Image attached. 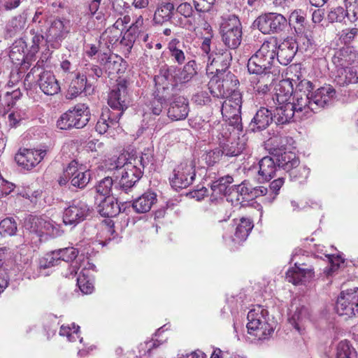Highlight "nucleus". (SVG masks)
Here are the masks:
<instances>
[{"instance_id":"obj_1","label":"nucleus","mask_w":358,"mask_h":358,"mask_svg":"<svg viewBox=\"0 0 358 358\" xmlns=\"http://www.w3.org/2000/svg\"><path fill=\"white\" fill-rule=\"evenodd\" d=\"M297 50L298 44L293 38H287L278 44L277 38L271 37L248 59V70L257 73L270 70L275 58L280 64L286 66L292 62Z\"/></svg>"},{"instance_id":"obj_2","label":"nucleus","mask_w":358,"mask_h":358,"mask_svg":"<svg viewBox=\"0 0 358 358\" xmlns=\"http://www.w3.org/2000/svg\"><path fill=\"white\" fill-rule=\"evenodd\" d=\"M292 92L291 83L286 80L282 81L276 89L275 99L278 106L272 112L273 121L276 124H285L299 120L291 104L290 99Z\"/></svg>"},{"instance_id":"obj_3","label":"nucleus","mask_w":358,"mask_h":358,"mask_svg":"<svg viewBox=\"0 0 358 358\" xmlns=\"http://www.w3.org/2000/svg\"><path fill=\"white\" fill-rule=\"evenodd\" d=\"M24 236L34 244L41 242V237L46 234L57 237L62 234L60 226L48 217L30 215L24 221Z\"/></svg>"},{"instance_id":"obj_4","label":"nucleus","mask_w":358,"mask_h":358,"mask_svg":"<svg viewBox=\"0 0 358 358\" xmlns=\"http://www.w3.org/2000/svg\"><path fill=\"white\" fill-rule=\"evenodd\" d=\"M247 318L248 333L258 340L266 339L273 333L275 322H269L268 311L262 306H257L251 309Z\"/></svg>"},{"instance_id":"obj_5","label":"nucleus","mask_w":358,"mask_h":358,"mask_svg":"<svg viewBox=\"0 0 358 358\" xmlns=\"http://www.w3.org/2000/svg\"><path fill=\"white\" fill-rule=\"evenodd\" d=\"M150 155L143 154L139 157L134 159V164L131 162H127L118 169L122 175L119 184L124 192L129 193L142 176L143 172L141 168L137 166V164L139 163L144 168L150 164Z\"/></svg>"},{"instance_id":"obj_6","label":"nucleus","mask_w":358,"mask_h":358,"mask_svg":"<svg viewBox=\"0 0 358 358\" xmlns=\"http://www.w3.org/2000/svg\"><path fill=\"white\" fill-rule=\"evenodd\" d=\"M301 86H306L307 91H302L299 89V91L295 92L292 97L291 96L292 109L299 120L308 118L316 113L313 105L311 92L308 90V88H312V83L309 81L301 82L299 87Z\"/></svg>"},{"instance_id":"obj_7","label":"nucleus","mask_w":358,"mask_h":358,"mask_svg":"<svg viewBox=\"0 0 358 358\" xmlns=\"http://www.w3.org/2000/svg\"><path fill=\"white\" fill-rule=\"evenodd\" d=\"M196 159H186L176 166L170 177V183L176 190L185 189L192 185L196 176Z\"/></svg>"},{"instance_id":"obj_8","label":"nucleus","mask_w":358,"mask_h":358,"mask_svg":"<svg viewBox=\"0 0 358 358\" xmlns=\"http://www.w3.org/2000/svg\"><path fill=\"white\" fill-rule=\"evenodd\" d=\"M90 120V111L85 104H78L61 115L57 122L60 129L83 128Z\"/></svg>"},{"instance_id":"obj_9","label":"nucleus","mask_w":358,"mask_h":358,"mask_svg":"<svg viewBox=\"0 0 358 358\" xmlns=\"http://www.w3.org/2000/svg\"><path fill=\"white\" fill-rule=\"evenodd\" d=\"M176 68L173 66H163L159 72L155 76V94L159 99L171 100L173 96V91L176 83L174 73Z\"/></svg>"},{"instance_id":"obj_10","label":"nucleus","mask_w":358,"mask_h":358,"mask_svg":"<svg viewBox=\"0 0 358 358\" xmlns=\"http://www.w3.org/2000/svg\"><path fill=\"white\" fill-rule=\"evenodd\" d=\"M241 103L242 98L241 93L238 91H234L223 102L221 110L224 120L238 130L242 129L241 117Z\"/></svg>"},{"instance_id":"obj_11","label":"nucleus","mask_w":358,"mask_h":358,"mask_svg":"<svg viewBox=\"0 0 358 358\" xmlns=\"http://www.w3.org/2000/svg\"><path fill=\"white\" fill-rule=\"evenodd\" d=\"M222 41L231 49L237 48L242 40L241 24L234 15H229L221 25Z\"/></svg>"},{"instance_id":"obj_12","label":"nucleus","mask_w":358,"mask_h":358,"mask_svg":"<svg viewBox=\"0 0 358 358\" xmlns=\"http://www.w3.org/2000/svg\"><path fill=\"white\" fill-rule=\"evenodd\" d=\"M92 208L84 201L74 200L64 210L63 222L65 225L76 226L91 215Z\"/></svg>"},{"instance_id":"obj_13","label":"nucleus","mask_w":358,"mask_h":358,"mask_svg":"<svg viewBox=\"0 0 358 358\" xmlns=\"http://www.w3.org/2000/svg\"><path fill=\"white\" fill-rule=\"evenodd\" d=\"M338 315L352 317L358 313V287L342 291L336 306Z\"/></svg>"},{"instance_id":"obj_14","label":"nucleus","mask_w":358,"mask_h":358,"mask_svg":"<svg viewBox=\"0 0 358 358\" xmlns=\"http://www.w3.org/2000/svg\"><path fill=\"white\" fill-rule=\"evenodd\" d=\"M71 31L70 21L66 19L55 18L50 22L46 31V41L54 48H58L61 42Z\"/></svg>"},{"instance_id":"obj_15","label":"nucleus","mask_w":358,"mask_h":358,"mask_svg":"<svg viewBox=\"0 0 358 358\" xmlns=\"http://www.w3.org/2000/svg\"><path fill=\"white\" fill-rule=\"evenodd\" d=\"M256 22L259 30L264 34L281 31L287 25L286 18L282 15L275 13L261 15Z\"/></svg>"},{"instance_id":"obj_16","label":"nucleus","mask_w":358,"mask_h":358,"mask_svg":"<svg viewBox=\"0 0 358 358\" xmlns=\"http://www.w3.org/2000/svg\"><path fill=\"white\" fill-rule=\"evenodd\" d=\"M108 103L113 110H124L130 103L127 81L120 80L108 94Z\"/></svg>"},{"instance_id":"obj_17","label":"nucleus","mask_w":358,"mask_h":358,"mask_svg":"<svg viewBox=\"0 0 358 358\" xmlns=\"http://www.w3.org/2000/svg\"><path fill=\"white\" fill-rule=\"evenodd\" d=\"M46 150L20 148L15 156L17 164L24 169L35 167L45 157Z\"/></svg>"},{"instance_id":"obj_18","label":"nucleus","mask_w":358,"mask_h":358,"mask_svg":"<svg viewBox=\"0 0 358 358\" xmlns=\"http://www.w3.org/2000/svg\"><path fill=\"white\" fill-rule=\"evenodd\" d=\"M315 275L314 268L305 263H294L286 273V279L289 282L297 285L309 282Z\"/></svg>"},{"instance_id":"obj_19","label":"nucleus","mask_w":358,"mask_h":358,"mask_svg":"<svg viewBox=\"0 0 358 358\" xmlns=\"http://www.w3.org/2000/svg\"><path fill=\"white\" fill-rule=\"evenodd\" d=\"M64 177L69 178L73 186L82 189L90 182V173L82 167L78 168V162L72 161L64 170Z\"/></svg>"},{"instance_id":"obj_20","label":"nucleus","mask_w":358,"mask_h":358,"mask_svg":"<svg viewBox=\"0 0 358 358\" xmlns=\"http://www.w3.org/2000/svg\"><path fill=\"white\" fill-rule=\"evenodd\" d=\"M27 47L25 41L20 39L15 41L10 48L9 57L16 66H20L22 70L28 69L31 65L30 60L33 57L29 52L25 55L24 50Z\"/></svg>"},{"instance_id":"obj_21","label":"nucleus","mask_w":358,"mask_h":358,"mask_svg":"<svg viewBox=\"0 0 358 358\" xmlns=\"http://www.w3.org/2000/svg\"><path fill=\"white\" fill-rule=\"evenodd\" d=\"M291 311L292 314L289 319V323L300 331L303 324L309 320L308 309L299 300L294 299L291 305Z\"/></svg>"},{"instance_id":"obj_22","label":"nucleus","mask_w":358,"mask_h":358,"mask_svg":"<svg viewBox=\"0 0 358 358\" xmlns=\"http://www.w3.org/2000/svg\"><path fill=\"white\" fill-rule=\"evenodd\" d=\"M333 63L338 67L357 66L358 52L352 47H345L337 51L332 58Z\"/></svg>"},{"instance_id":"obj_23","label":"nucleus","mask_w":358,"mask_h":358,"mask_svg":"<svg viewBox=\"0 0 358 358\" xmlns=\"http://www.w3.org/2000/svg\"><path fill=\"white\" fill-rule=\"evenodd\" d=\"M173 101L170 103L168 116L172 120H180L187 117L189 113L188 101L184 96H172Z\"/></svg>"},{"instance_id":"obj_24","label":"nucleus","mask_w":358,"mask_h":358,"mask_svg":"<svg viewBox=\"0 0 358 358\" xmlns=\"http://www.w3.org/2000/svg\"><path fill=\"white\" fill-rule=\"evenodd\" d=\"M248 143V138L245 135L231 138L225 143L220 145L223 154L227 157H236L239 155L245 149Z\"/></svg>"},{"instance_id":"obj_25","label":"nucleus","mask_w":358,"mask_h":358,"mask_svg":"<svg viewBox=\"0 0 358 358\" xmlns=\"http://www.w3.org/2000/svg\"><path fill=\"white\" fill-rule=\"evenodd\" d=\"M335 95V90L329 85L320 87L315 92H311L313 101V105L315 108L316 113L325 106L330 104Z\"/></svg>"},{"instance_id":"obj_26","label":"nucleus","mask_w":358,"mask_h":358,"mask_svg":"<svg viewBox=\"0 0 358 358\" xmlns=\"http://www.w3.org/2000/svg\"><path fill=\"white\" fill-rule=\"evenodd\" d=\"M38 83L41 91L46 95H55L60 90V85L55 75L49 71L40 73Z\"/></svg>"},{"instance_id":"obj_27","label":"nucleus","mask_w":358,"mask_h":358,"mask_svg":"<svg viewBox=\"0 0 358 358\" xmlns=\"http://www.w3.org/2000/svg\"><path fill=\"white\" fill-rule=\"evenodd\" d=\"M272 121H273L272 112L266 108L262 107L251 120L250 129L254 132L264 130Z\"/></svg>"},{"instance_id":"obj_28","label":"nucleus","mask_w":358,"mask_h":358,"mask_svg":"<svg viewBox=\"0 0 358 358\" xmlns=\"http://www.w3.org/2000/svg\"><path fill=\"white\" fill-rule=\"evenodd\" d=\"M119 183L120 182L113 188V180L110 177H106L99 182L96 186V190L101 195L108 196L112 193V196H117L120 199H123L124 194H128L129 193L124 192Z\"/></svg>"},{"instance_id":"obj_29","label":"nucleus","mask_w":358,"mask_h":358,"mask_svg":"<svg viewBox=\"0 0 358 358\" xmlns=\"http://www.w3.org/2000/svg\"><path fill=\"white\" fill-rule=\"evenodd\" d=\"M157 201V194L148 191L133 201L132 207L137 213H145L150 210Z\"/></svg>"},{"instance_id":"obj_30","label":"nucleus","mask_w":358,"mask_h":358,"mask_svg":"<svg viewBox=\"0 0 358 358\" xmlns=\"http://www.w3.org/2000/svg\"><path fill=\"white\" fill-rule=\"evenodd\" d=\"M234 182L233 178L229 176H225L213 180L211 183V190L213 196L218 197L221 196H228L230 192L233 189V186L231 184Z\"/></svg>"},{"instance_id":"obj_31","label":"nucleus","mask_w":358,"mask_h":358,"mask_svg":"<svg viewBox=\"0 0 358 358\" xmlns=\"http://www.w3.org/2000/svg\"><path fill=\"white\" fill-rule=\"evenodd\" d=\"M92 83L86 78V76L78 74L71 82L66 96L69 99H73L83 92H87L91 87Z\"/></svg>"},{"instance_id":"obj_32","label":"nucleus","mask_w":358,"mask_h":358,"mask_svg":"<svg viewBox=\"0 0 358 358\" xmlns=\"http://www.w3.org/2000/svg\"><path fill=\"white\" fill-rule=\"evenodd\" d=\"M335 80L341 86L357 83L358 82V73L356 66L338 68Z\"/></svg>"},{"instance_id":"obj_33","label":"nucleus","mask_w":358,"mask_h":358,"mask_svg":"<svg viewBox=\"0 0 358 358\" xmlns=\"http://www.w3.org/2000/svg\"><path fill=\"white\" fill-rule=\"evenodd\" d=\"M251 73L250 72H249ZM256 74L258 78H252L251 83H253V89L259 94H265L270 90V85L273 81L272 77L269 74V70L262 73H252Z\"/></svg>"},{"instance_id":"obj_34","label":"nucleus","mask_w":358,"mask_h":358,"mask_svg":"<svg viewBox=\"0 0 358 358\" xmlns=\"http://www.w3.org/2000/svg\"><path fill=\"white\" fill-rule=\"evenodd\" d=\"M98 211L103 217H115L120 211V206L114 196H106L98 206Z\"/></svg>"},{"instance_id":"obj_35","label":"nucleus","mask_w":358,"mask_h":358,"mask_svg":"<svg viewBox=\"0 0 358 358\" xmlns=\"http://www.w3.org/2000/svg\"><path fill=\"white\" fill-rule=\"evenodd\" d=\"M277 170L275 160L271 157H264L259 162L258 174L263 180H269Z\"/></svg>"},{"instance_id":"obj_36","label":"nucleus","mask_w":358,"mask_h":358,"mask_svg":"<svg viewBox=\"0 0 358 358\" xmlns=\"http://www.w3.org/2000/svg\"><path fill=\"white\" fill-rule=\"evenodd\" d=\"M253 227L250 219L242 217L236 225L232 241L238 243L245 241Z\"/></svg>"},{"instance_id":"obj_37","label":"nucleus","mask_w":358,"mask_h":358,"mask_svg":"<svg viewBox=\"0 0 358 358\" xmlns=\"http://www.w3.org/2000/svg\"><path fill=\"white\" fill-rule=\"evenodd\" d=\"M196 62L194 60L189 61L182 69L174 73L176 83H187L197 73Z\"/></svg>"},{"instance_id":"obj_38","label":"nucleus","mask_w":358,"mask_h":358,"mask_svg":"<svg viewBox=\"0 0 358 358\" xmlns=\"http://www.w3.org/2000/svg\"><path fill=\"white\" fill-rule=\"evenodd\" d=\"M278 166L289 172L293 168H296L299 164V159L296 154L292 152H285L278 156L276 159Z\"/></svg>"},{"instance_id":"obj_39","label":"nucleus","mask_w":358,"mask_h":358,"mask_svg":"<svg viewBox=\"0 0 358 358\" xmlns=\"http://www.w3.org/2000/svg\"><path fill=\"white\" fill-rule=\"evenodd\" d=\"M252 189V185L249 182L244 181L241 185L235 188H233L230 192L229 196L231 197V201H233L234 199L240 203L244 201L250 200V191Z\"/></svg>"},{"instance_id":"obj_40","label":"nucleus","mask_w":358,"mask_h":358,"mask_svg":"<svg viewBox=\"0 0 358 358\" xmlns=\"http://www.w3.org/2000/svg\"><path fill=\"white\" fill-rule=\"evenodd\" d=\"M26 19L23 16L18 15L13 17L7 25V34L10 37H13L20 34L24 29Z\"/></svg>"},{"instance_id":"obj_41","label":"nucleus","mask_w":358,"mask_h":358,"mask_svg":"<svg viewBox=\"0 0 358 358\" xmlns=\"http://www.w3.org/2000/svg\"><path fill=\"white\" fill-rule=\"evenodd\" d=\"M174 10V6L171 3H162L159 6L155 13L154 19L157 22H162L169 20Z\"/></svg>"},{"instance_id":"obj_42","label":"nucleus","mask_w":358,"mask_h":358,"mask_svg":"<svg viewBox=\"0 0 358 358\" xmlns=\"http://www.w3.org/2000/svg\"><path fill=\"white\" fill-rule=\"evenodd\" d=\"M187 29L201 38H213L214 36L211 25L206 21L202 22L201 27H196L189 22Z\"/></svg>"},{"instance_id":"obj_43","label":"nucleus","mask_w":358,"mask_h":358,"mask_svg":"<svg viewBox=\"0 0 358 358\" xmlns=\"http://www.w3.org/2000/svg\"><path fill=\"white\" fill-rule=\"evenodd\" d=\"M180 41L177 38L171 40L169 43L170 55L174 62L182 64L185 62V55L178 47Z\"/></svg>"},{"instance_id":"obj_44","label":"nucleus","mask_w":358,"mask_h":358,"mask_svg":"<svg viewBox=\"0 0 358 358\" xmlns=\"http://www.w3.org/2000/svg\"><path fill=\"white\" fill-rule=\"evenodd\" d=\"M17 229V223L12 217L5 218L0 222V234L3 236H13Z\"/></svg>"},{"instance_id":"obj_45","label":"nucleus","mask_w":358,"mask_h":358,"mask_svg":"<svg viewBox=\"0 0 358 358\" xmlns=\"http://www.w3.org/2000/svg\"><path fill=\"white\" fill-rule=\"evenodd\" d=\"M61 262L59 254L57 250L46 254L40 259L39 266L48 268L58 265Z\"/></svg>"},{"instance_id":"obj_46","label":"nucleus","mask_w":358,"mask_h":358,"mask_svg":"<svg viewBox=\"0 0 358 358\" xmlns=\"http://www.w3.org/2000/svg\"><path fill=\"white\" fill-rule=\"evenodd\" d=\"M348 17L350 22L355 21L354 18L351 19L348 15V10L346 11L343 8L338 6L332 9L328 14V19L330 22H342L345 21V17Z\"/></svg>"},{"instance_id":"obj_47","label":"nucleus","mask_w":358,"mask_h":358,"mask_svg":"<svg viewBox=\"0 0 358 358\" xmlns=\"http://www.w3.org/2000/svg\"><path fill=\"white\" fill-rule=\"evenodd\" d=\"M289 172L290 178L294 181L302 183L306 180L310 173V169L306 166L293 168Z\"/></svg>"},{"instance_id":"obj_48","label":"nucleus","mask_w":358,"mask_h":358,"mask_svg":"<svg viewBox=\"0 0 358 358\" xmlns=\"http://www.w3.org/2000/svg\"><path fill=\"white\" fill-rule=\"evenodd\" d=\"M355 352L347 341H341L336 348V358H353Z\"/></svg>"},{"instance_id":"obj_49","label":"nucleus","mask_w":358,"mask_h":358,"mask_svg":"<svg viewBox=\"0 0 358 358\" xmlns=\"http://www.w3.org/2000/svg\"><path fill=\"white\" fill-rule=\"evenodd\" d=\"M283 178H279L272 181L269 185V189H268V195L266 197H265L266 201L268 203H272L276 198L277 195L278 194L279 191L282 186L283 185Z\"/></svg>"},{"instance_id":"obj_50","label":"nucleus","mask_w":358,"mask_h":358,"mask_svg":"<svg viewBox=\"0 0 358 358\" xmlns=\"http://www.w3.org/2000/svg\"><path fill=\"white\" fill-rule=\"evenodd\" d=\"M72 326L73 327L71 328L69 326L62 325L60 327L59 335L62 336H66L68 341L74 342L80 338V336L78 335L80 327L79 326H76L74 324H73Z\"/></svg>"},{"instance_id":"obj_51","label":"nucleus","mask_w":358,"mask_h":358,"mask_svg":"<svg viewBox=\"0 0 358 358\" xmlns=\"http://www.w3.org/2000/svg\"><path fill=\"white\" fill-rule=\"evenodd\" d=\"M298 44V49L306 50L313 44V36L310 31H305L303 34L298 35L296 40Z\"/></svg>"},{"instance_id":"obj_52","label":"nucleus","mask_w":358,"mask_h":358,"mask_svg":"<svg viewBox=\"0 0 358 358\" xmlns=\"http://www.w3.org/2000/svg\"><path fill=\"white\" fill-rule=\"evenodd\" d=\"M203 39V42L201 45V49L203 53L208 55V62H210V66H217L218 62H222V57L218 56L216 58L213 57L212 59V55H210V44L211 40L213 38H201Z\"/></svg>"},{"instance_id":"obj_53","label":"nucleus","mask_w":358,"mask_h":358,"mask_svg":"<svg viewBox=\"0 0 358 358\" xmlns=\"http://www.w3.org/2000/svg\"><path fill=\"white\" fill-rule=\"evenodd\" d=\"M223 155L221 148H215L205 153L203 157L208 166H213L220 160Z\"/></svg>"},{"instance_id":"obj_54","label":"nucleus","mask_w":358,"mask_h":358,"mask_svg":"<svg viewBox=\"0 0 358 358\" xmlns=\"http://www.w3.org/2000/svg\"><path fill=\"white\" fill-rule=\"evenodd\" d=\"M102 69L99 66L94 64H87L85 68V74L82 76H86V78H87V80H90V83H91V79L96 80L102 76Z\"/></svg>"},{"instance_id":"obj_55","label":"nucleus","mask_w":358,"mask_h":358,"mask_svg":"<svg viewBox=\"0 0 358 358\" xmlns=\"http://www.w3.org/2000/svg\"><path fill=\"white\" fill-rule=\"evenodd\" d=\"M48 17V11H46L43 8H38L32 18V22L35 24L38 29L43 31L44 22L47 20Z\"/></svg>"},{"instance_id":"obj_56","label":"nucleus","mask_w":358,"mask_h":358,"mask_svg":"<svg viewBox=\"0 0 358 358\" xmlns=\"http://www.w3.org/2000/svg\"><path fill=\"white\" fill-rule=\"evenodd\" d=\"M145 29V27L144 24V20L142 16H138L136 17L134 22L131 24V25L127 29V32L129 34L134 36L135 37L140 36L141 33Z\"/></svg>"},{"instance_id":"obj_57","label":"nucleus","mask_w":358,"mask_h":358,"mask_svg":"<svg viewBox=\"0 0 358 358\" xmlns=\"http://www.w3.org/2000/svg\"><path fill=\"white\" fill-rule=\"evenodd\" d=\"M57 253L59 254L61 262H71L74 260L78 255V250L74 248H65L57 250Z\"/></svg>"},{"instance_id":"obj_58","label":"nucleus","mask_w":358,"mask_h":358,"mask_svg":"<svg viewBox=\"0 0 358 358\" xmlns=\"http://www.w3.org/2000/svg\"><path fill=\"white\" fill-rule=\"evenodd\" d=\"M77 284L80 291L85 294H91L94 289V286L92 282L83 273L79 275L77 278Z\"/></svg>"},{"instance_id":"obj_59","label":"nucleus","mask_w":358,"mask_h":358,"mask_svg":"<svg viewBox=\"0 0 358 358\" xmlns=\"http://www.w3.org/2000/svg\"><path fill=\"white\" fill-rule=\"evenodd\" d=\"M216 0H193L195 10L199 13L208 12L211 10Z\"/></svg>"},{"instance_id":"obj_60","label":"nucleus","mask_w":358,"mask_h":358,"mask_svg":"<svg viewBox=\"0 0 358 358\" xmlns=\"http://www.w3.org/2000/svg\"><path fill=\"white\" fill-rule=\"evenodd\" d=\"M123 112L124 110H117L115 112L106 109L104 112L102 113L101 115L106 116V120L107 117H109L108 122L113 127V128H115L117 126H118L119 120L123 114Z\"/></svg>"},{"instance_id":"obj_61","label":"nucleus","mask_w":358,"mask_h":358,"mask_svg":"<svg viewBox=\"0 0 358 358\" xmlns=\"http://www.w3.org/2000/svg\"><path fill=\"white\" fill-rule=\"evenodd\" d=\"M327 257L330 264L324 268V273L328 277L332 275L333 273L338 270L340 264L343 263V262L338 257L332 258L329 255Z\"/></svg>"},{"instance_id":"obj_62","label":"nucleus","mask_w":358,"mask_h":358,"mask_svg":"<svg viewBox=\"0 0 358 358\" xmlns=\"http://www.w3.org/2000/svg\"><path fill=\"white\" fill-rule=\"evenodd\" d=\"M31 34L33 35L31 39L32 45H31L29 52V55H31V57H34V55L38 51L39 45L43 41L44 36L42 34L36 33L34 31H31Z\"/></svg>"},{"instance_id":"obj_63","label":"nucleus","mask_w":358,"mask_h":358,"mask_svg":"<svg viewBox=\"0 0 358 358\" xmlns=\"http://www.w3.org/2000/svg\"><path fill=\"white\" fill-rule=\"evenodd\" d=\"M357 33L358 29L357 28L343 30L340 36V39L345 44L350 43L357 35Z\"/></svg>"},{"instance_id":"obj_64","label":"nucleus","mask_w":358,"mask_h":358,"mask_svg":"<svg viewBox=\"0 0 358 358\" xmlns=\"http://www.w3.org/2000/svg\"><path fill=\"white\" fill-rule=\"evenodd\" d=\"M176 12L182 15L185 18H189L192 16L193 8L189 3H182L176 8Z\"/></svg>"}]
</instances>
